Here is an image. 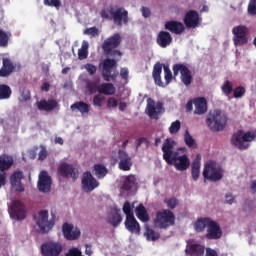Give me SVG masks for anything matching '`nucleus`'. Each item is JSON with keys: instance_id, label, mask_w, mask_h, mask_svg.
Returning <instances> with one entry per match:
<instances>
[{"instance_id": "6e6d98bb", "label": "nucleus", "mask_w": 256, "mask_h": 256, "mask_svg": "<svg viewBox=\"0 0 256 256\" xmlns=\"http://www.w3.org/2000/svg\"><path fill=\"white\" fill-rule=\"evenodd\" d=\"M143 143H145L147 147L149 146V140L145 137H140L135 141L136 151H139V147H141Z\"/></svg>"}, {"instance_id": "6e6552de", "label": "nucleus", "mask_w": 256, "mask_h": 256, "mask_svg": "<svg viewBox=\"0 0 256 256\" xmlns=\"http://www.w3.org/2000/svg\"><path fill=\"white\" fill-rule=\"evenodd\" d=\"M154 225L158 227V229H168V227H172V225H175V214H173L171 210L157 212Z\"/></svg>"}, {"instance_id": "603ef678", "label": "nucleus", "mask_w": 256, "mask_h": 256, "mask_svg": "<svg viewBox=\"0 0 256 256\" xmlns=\"http://www.w3.org/2000/svg\"><path fill=\"white\" fill-rule=\"evenodd\" d=\"M44 5L59 9V7H61V0H44Z\"/></svg>"}, {"instance_id": "a211bd4d", "label": "nucleus", "mask_w": 256, "mask_h": 256, "mask_svg": "<svg viewBox=\"0 0 256 256\" xmlns=\"http://www.w3.org/2000/svg\"><path fill=\"white\" fill-rule=\"evenodd\" d=\"M114 67H117L116 59H104L102 63V77L104 81H111V79L115 80V75H111Z\"/></svg>"}, {"instance_id": "e433bc0d", "label": "nucleus", "mask_w": 256, "mask_h": 256, "mask_svg": "<svg viewBox=\"0 0 256 256\" xmlns=\"http://www.w3.org/2000/svg\"><path fill=\"white\" fill-rule=\"evenodd\" d=\"M107 173H109V170H107V167L103 164L94 165V175L97 179H104L107 176Z\"/></svg>"}, {"instance_id": "58836bf2", "label": "nucleus", "mask_w": 256, "mask_h": 256, "mask_svg": "<svg viewBox=\"0 0 256 256\" xmlns=\"http://www.w3.org/2000/svg\"><path fill=\"white\" fill-rule=\"evenodd\" d=\"M121 221H123V218L121 217V209H116L115 213L109 220V224L113 227H119Z\"/></svg>"}, {"instance_id": "72a5a7b5", "label": "nucleus", "mask_w": 256, "mask_h": 256, "mask_svg": "<svg viewBox=\"0 0 256 256\" xmlns=\"http://www.w3.org/2000/svg\"><path fill=\"white\" fill-rule=\"evenodd\" d=\"M100 95H115L117 89L111 83H102L98 87Z\"/></svg>"}, {"instance_id": "393cba45", "label": "nucleus", "mask_w": 256, "mask_h": 256, "mask_svg": "<svg viewBox=\"0 0 256 256\" xmlns=\"http://www.w3.org/2000/svg\"><path fill=\"white\" fill-rule=\"evenodd\" d=\"M12 73H15V64L9 58H3L0 77H9Z\"/></svg>"}, {"instance_id": "5fc2aeb1", "label": "nucleus", "mask_w": 256, "mask_h": 256, "mask_svg": "<svg viewBox=\"0 0 256 256\" xmlns=\"http://www.w3.org/2000/svg\"><path fill=\"white\" fill-rule=\"evenodd\" d=\"M84 35H91L92 37H97L99 35V29L97 27H90L84 30Z\"/></svg>"}, {"instance_id": "ddd939ff", "label": "nucleus", "mask_w": 256, "mask_h": 256, "mask_svg": "<svg viewBox=\"0 0 256 256\" xmlns=\"http://www.w3.org/2000/svg\"><path fill=\"white\" fill-rule=\"evenodd\" d=\"M232 33L234 35L233 42L236 47L247 45V43H249V39L247 38L249 29H247L246 26H236L232 29Z\"/></svg>"}, {"instance_id": "49530a36", "label": "nucleus", "mask_w": 256, "mask_h": 256, "mask_svg": "<svg viewBox=\"0 0 256 256\" xmlns=\"http://www.w3.org/2000/svg\"><path fill=\"white\" fill-rule=\"evenodd\" d=\"M103 103H105V96L101 95V94H96L93 97V105L94 107H103Z\"/></svg>"}, {"instance_id": "412c9836", "label": "nucleus", "mask_w": 256, "mask_h": 256, "mask_svg": "<svg viewBox=\"0 0 256 256\" xmlns=\"http://www.w3.org/2000/svg\"><path fill=\"white\" fill-rule=\"evenodd\" d=\"M199 13L195 10H189L184 16V25L188 29H195L199 27L200 21Z\"/></svg>"}, {"instance_id": "3c124183", "label": "nucleus", "mask_w": 256, "mask_h": 256, "mask_svg": "<svg viewBox=\"0 0 256 256\" xmlns=\"http://www.w3.org/2000/svg\"><path fill=\"white\" fill-rule=\"evenodd\" d=\"M164 203H166L168 209H175V207L179 205V200H177L175 197H172L164 200Z\"/></svg>"}, {"instance_id": "e2e57ef3", "label": "nucleus", "mask_w": 256, "mask_h": 256, "mask_svg": "<svg viewBox=\"0 0 256 256\" xmlns=\"http://www.w3.org/2000/svg\"><path fill=\"white\" fill-rule=\"evenodd\" d=\"M39 161H45L47 159V150L42 148L38 154Z\"/></svg>"}, {"instance_id": "423d86ee", "label": "nucleus", "mask_w": 256, "mask_h": 256, "mask_svg": "<svg viewBox=\"0 0 256 256\" xmlns=\"http://www.w3.org/2000/svg\"><path fill=\"white\" fill-rule=\"evenodd\" d=\"M52 218L49 220V212L42 210L38 213V216H34L36 225L40 229V233H49L55 226V213H51Z\"/></svg>"}, {"instance_id": "473e14b6", "label": "nucleus", "mask_w": 256, "mask_h": 256, "mask_svg": "<svg viewBox=\"0 0 256 256\" xmlns=\"http://www.w3.org/2000/svg\"><path fill=\"white\" fill-rule=\"evenodd\" d=\"M186 253H189L190 256H203L205 254V246L201 244H191L189 249L186 250Z\"/></svg>"}, {"instance_id": "7ed1b4c3", "label": "nucleus", "mask_w": 256, "mask_h": 256, "mask_svg": "<svg viewBox=\"0 0 256 256\" xmlns=\"http://www.w3.org/2000/svg\"><path fill=\"white\" fill-rule=\"evenodd\" d=\"M256 140V130L255 131H243L238 130L233 133L230 139L231 145L239 149V151H246L248 147H250L251 141Z\"/></svg>"}, {"instance_id": "4be33fe9", "label": "nucleus", "mask_w": 256, "mask_h": 256, "mask_svg": "<svg viewBox=\"0 0 256 256\" xmlns=\"http://www.w3.org/2000/svg\"><path fill=\"white\" fill-rule=\"evenodd\" d=\"M118 159V167L121 171H131V167H133V162L131 161V157L127 152L123 150H118Z\"/></svg>"}, {"instance_id": "4468645a", "label": "nucleus", "mask_w": 256, "mask_h": 256, "mask_svg": "<svg viewBox=\"0 0 256 256\" xmlns=\"http://www.w3.org/2000/svg\"><path fill=\"white\" fill-rule=\"evenodd\" d=\"M121 41H123V39L119 33H114L112 36L106 38L102 43L103 53L106 55H111L112 51L121 45Z\"/></svg>"}, {"instance_id": "a19ab883", "label": "nucleus", "mask_w": 256, "mask_h": 256, "mask_svg": "<svg viewBox=\"0 0 256 256\" xmlns=\"http://www.w3.org/2000/svg\"><path fill=\"white\" fill-rule=\"evenodd\" d=\"M21 179H23V171L18 170L16 172H14L10 176V183H11L12 187L17 186V183H21Z\"/></svg>"}, {"instance_id": "774afa93", "label": "nucleus", "mask_w": 256, "mask_h": 256, "mask_svg": "<svg viewBox=\"0 0 256 256\" xmlns=\"http://www.w3.org/2000/svg\"><path fill=\"white\" fill-rule=\"evenodd\" d=\"M206 256H219V253L213 248H206Z\"/></svg>"}, {"instance_id": "f704fd0d", "label": "nucleus", "mask_w": 256, "mask_h": 256, "mask_svg": "<svg viewBox=\"0 0 256 256\" xmlns=\"http://www.w3.org/2000/svg\"><path fill=\"white\" fill-rule=\"evenodd\" d=\"M136 216L142 223H147L149 221V214L147 213V208L143 204H139L136 207Z\"/></svg>"}, {"instance_id": "1a4fd4ad", "label": "nucleus", "mask_w": 256, "mask_h": 256, "mask_svg": "<svg viewBox=\"0 0 256 256\" xmlns=\"http://www.w3.org/2000/svg\"><path fill=\"white\" fill-rule=\"evenodd\" d=\"M9 215L14 221H23L24 219H27L25 203L21 200H13L9 207Z\"/></svg>"}, {"instance_id": "f03ea898", "label": "nucleus", "mask_w": 256, "mask_h": 256, "mask_svg": "<svg viewBox=\"0 0 256 256\" xmlns=\"http://www.w3.org/2000/svg\"><path fill=\"white\" fill-rule=\"evenodd\" d=\"M101 17L113 21L117 27H123V25L129 24V11L123 7L111 6L108 10H102Z\"/></svg>"}, {"instance_id": "2f4dec72", "label": "nucleus", "mask_w": 256, "mask_h": 256, "mask_svg": "<svg viewBox=\"0 0 256 256\" xmlns=\"http://www.w3.org/2000/svg\"><path fill=\"white\" fill-rule=\"evenodd\" d=\"M71 111H79L81 115H89V104L79 101L70 106Z\"/></svg>"}, {"instance_id": "4c0bfd02", "label": "nucleus", "mask_w": 256, "mask_h": 256, "mask_svg": "<svg viewBox=\"0 0 256 256\" xmlns=\"http://www.w3.org/2000/svg\"><path fill=\"white\" fill-rule=\"evenodd\" d=\"M13 95V90L7 84H0V100L11 99Z\"/></svg>"}, {"instance_id": "a18cd8bd", "label": "nucleus", "mask_w": 256, "mask_h": 256, "mask_svg": "<svg viewBox=\"0 0 256 256\" xmlns=\"http://www.w3.org/2000/svg\"><path fill=\"white\" fill-rule=\"evenodd\" d=\"M9 37H11V34L0 30V47H7L9 45Z\"/></svg>"}, {"instance_id": "de8ad7c7", "label": "nucleus", "mask_w": 256, "mask_h": 256, "mask_svg": "<svg viewBox=\"0 0 256 256\" xmlns=\"http://www.w3.org/2000/svg\"><path fill=\"white\" fill-rule=\"evenodd\" d=\"M122 211L126 214V218L135 216L133 214V206H131V203H129V201H126L124 203Z\"/></svg>"}, {"instance_id": "5701e85b", "label": "nucleus", "mask_w": 256, "mask_h": 256, "mask_svg": "<svg viewBox=\"0 0 256 256\" xmlns=\"http://www.w3.org/2000/svg\"><path fill=\"white\" fill-rule=\"evenodd\" d=\"M36 107L39 111L51 112L59 107V103L55 99L40 100L36 102Z\"/></svg>"}, {"instance_id": "6ab92c4d", "label": "nucleus", "mask_w": 256, "mask_h": 256, "mask_svg": "<svg viewBox=\"0 0 256 256\" xmlns=\"http://www.w3.org/2000/svg\"><path fill=\"white\" fill-rule=\"evenodd\" d=\"M161 111H163V104L161 102L155 105V100L152 98L147 99L146 113L151 119H159Z\"/></svg>"}, {"instance_id": "79ce46f5", "label": "nucleus", "mask_w": 256, "mask_h": 256, "mask_svg": "<svg viewBox=\"0 0 256 256\" xmlns=\"http://www.w3.org/2000/svg\"><path fill=\"white\" fill-rule=\"evenodd\" d=\"M88 49H89V43L84 41L82 43V48L78 50V58L80 60L87 59V57H89V52L87 51Z\"/></svg>"}, {"instance_id": "c03bdc74", "label": "nucleus", "mask_w": 256, "mask_h": 256, "mask_svg": "<svg viewBox=\"0 0 256 256\" xmlns=\"http://www.w3.org/2000/svg\"><path fill=\"white\" fill-rule=\"evenodd\" d=\"M99 81H88L86 83V88L88 89L89 93H99Z\"/></svg>"}, {"instance_id": "052dcab7", "label": "nucleus", "mask_w": 256, "mask_h": 256, "mask_svg": "<svg viewBox=\"0 0 256 256\" xmlns=\"http://www.w3.org/2000/svg\"><path fill=\"white\" fill-rule=\"evenodd\" d=\"M85 69L89 73V75H95V73H97V66L93 64H86Z\"/></svg>"}, {"instance_id": "20e7f679", "label": "nucleus", "mask_w": 256, "mask_h": 256, "mask_svg": "<svg viewBox=\"0 0 256 256\" xmlns=\"http://www.w3.org/2000/svg\"><path fill=\"white\" fill-rule=\"evenodd\" d=\"M206 124L210 131H223L227 127V115L219 109L211 111L206 118Z\"/></svg>"}, {"instance_id": "f257e3e1", "label": "nucleus", "mask_w": 256, "mask_h": 256, "mask_svg": "<svg viewBox=\"0 0 256 256\" xmlns=\"http://www.w3.org/2000/svg\"><path fill=\"white\" fill-rule=\"evenodd\" d=\"M175 141L167 138L162 145L163 159L168 165H173L176 171H187L191 167V160L186 154L179 156L178 152H173Z\"/></svg>"}, {"instance_id": "338daca9", "label": "nucleus", "mask_w": 256, "mask_h": 256, "mask_svg": "<svg viewBox=\"0 0 256 256\" xmlns=\"http://www.w3.org/2000/svg\"><path fill=\"white\" fill-rule=\"evenodd\" d=\"M120 76L127 81L129 79V70L127 68H121Z\"/></svg>"}, {"instance_id": "9d476101", "label": "nucleus", "mask_w": 256, "mask_h": 256, "mask_svg": "<svg viewBox=\"0 0 256 256\" xmlns=\"http://www.w3.org/2000/svg\"><path fill=\"white\" fill-rule=\"evenodd\" d=\"M174 77H177L180 73V79L183 85L189 87L193 83V75H191V70L185 64H174L172 67Z\"/></svg>"}, {"instance_id": "cd10ccee", "label": "nucleus", "mask_w": 256, "mask_h": 256, "mask_svg": "<svg viewBox=\"0 0 256 256\" xmlns=\"http://www.w3.org/2000/svg\"><path fill=\"white\" fill-rule=\"evenodd\" d=\"M124 225L130 233H141V226L139 225V222H137V219H135V216L126 218Z\"/></svg>"}, {"instance_id": "c85d7f7f", "label": "nucleus", "mask_w": 256, "mask_h": 256, "mask_svg": "<svg viewBox=\"0 0 256 256\" xmlns=\"http://www.w3.org/2000/svg\"><path fill=\"white\" fill-rule=\"evenodd\" d=\"M194 115H205L207 113V99L199 97L194 99Z\"/></svg>"}, {"instance_id": "0eeeda50", "label": "nucleus", "mask_w": 256, "mask_h": 256, "mask_svg": "<svg viewBox=\"0 0 256 256\" xmlns=\"http://www.w3.org/2000/svg\"><path fill=\"white\" fill-rule=\"evenodd\" d=\"M202 175L205 180L215 183L223 179V170L217 166V162L211 160L204 165Z\"/></svg>"}, {"instance_id": "f3484780", "label": "nucleus", "mask_w": 256, "mask_h": 256, "mask_svg": "<svg viewBox=\"0 0 256 256\" xmlns=\"http://www.w3.org/2000/svg\"><path fill=\"white\" fill-rule=\"evenodd\" d=\"M99 187V182L91 172H84L82 176V189L85 193H91V191H95Z\"/></svg>"}, {"instance_id": "8fccbe9b", "label": "nucleus", "mask_w": 256, "mask_h": 256, "mask_svg": "<svg viewBox=\"0 0 256 256\" xmlns=\"http://www.w3.org/2000/svg\"><path fill=\"white\" fill-rule=\"evenodd\" d=\"M179 129H181V121L176 120L171 123L169 133H171V135H175V133H179Z\"/></svg>"}, {"instance_id": "9b49d317", "label": "nucleus", "mask_w": 256, "mask_h": 256, "mask_svg": "<svg viewBox=\"0 0 256 256\" xmlns=\"http://www.w3.org/2000/svg\"><path fill=\"white\" fill-rule=\"evenodd\" d=\"M58 173L63 179H73L77 181L79 179V168L74 164L63 162L58 166Z\"/></svg>"}, {"instance_id": "a878e982", "label": "nucleus", "mask_w": 256, "mask_h": 256, "mask_svg": "<svg viewBox=\"0 0 256 256\" xmlns=\"http://www.w3.org/2000/svg\"><path fill=\"white\" fill-rule=\"evenodd\" d=\"M191 175L193 181H199V175H201V154H197L191 164Z\"/></svg>"}, {"instance_id": "bb28decb", "label": "nucleus", "mask_w": 256, "mask_h": 256, "mask_svg": "<svg viewBox=\"0 0 256 256\" xmlns=\"http://www.w3.org/2000/svg\"><path fill=\"white\" fill-rule=\"evenodd\" d=\"M165 29L170 31V33H174L175 35H181V33L185 31V26L183 23L178 21H168L165 23Z\"/></svg>"}, {"instance_id": "aec40b11", "label": "nucleus", "mask_w": 256, "mask_h": 256, "mask_svg": "<svg viewBox=\"0 0 256 256\" xmlns=\"http://www.w3.org/2000/svg\"><path fill=\"white\" fill-rule=\"evenodd\" d=\"M62 233L68 241H75L81 237V230L79 228H75L73 225L69 223H64L62 226Z\"/></svg>"}, {"instance_id": "7c9ffc66", "label": "nucleus", "mask_w": 256, "mask_h": 256, "mask_svg": "<svg viewBox=\"0 0 256 256\" xmlns=\"http://www.w3.org/2000/svg\"><path fill=\"white\" fill-rule=\"evenodd\" d=\"M213 219L209 217H204V218H199L195 223H194V229L196 233H203L205 229L209 227V223Z\"/></svg>"}, {"instance_id": "864d4df0", "label": "nucleus", "mask_w": 256, "mask_h": 256, "mask_svg": "<svg viewBox=\"0 0 256 256\" xmlns=\"http://www.w3.org/2000/svg\"><path fill=\"white\" fill-rule=\"evenodd\" d=\"M245 95V87L238 86L234 89V97L235 99H241Z\"/></svg>"}, {"instance_id": "bf43d9fd", "label": "nucleus", "mask_w": 256, "mask_h": 256, "mask_svg": "<svg viewBox=\"0 0 256 256\" xmlns=\"http://www.w3.org/2000/svg\"><path fill=\"white\" fill-rule=\"evenodd\" d=\"M65 256H83V254L79 248H71L68 250Z\"/></svg>"}, {"instance_id": "b1692460", "label": "nucleus", "mask_w": 256, "mask_h": 256, "mask_svg": "<svg viewBox=\"0 0 256 256\" xmlns=\"http://www.w3.org/2000/svg\"><path fill=\"white\" fill-rule=\"evenodd\" d=\"M156 43L162 49H166V47H169L173 43V36L167 31H160L157 35Z\"/></svg>"}, {"instance_id": "39448f33", "label": "nucleus", "mask_w": 256, "mask_h": 256, "mask_svg": "<svg viewBox=\"0 0 256 256\" xmlns=\"http://www.w3.org/2000/svg\"><path fill=\"white\" fill-rule=\"evenodd\" d=\"M163 69L164 78L166 81L165 83L163 82V80H161V73H163ZM152 77L154 79L155 85H157L158 87H167V85H169V83H171V81L173 80V72H171L169 66H164L163 68V64L161 62H157L153 67Z\"/></svg>"}, {"instance_id": "4d7b16f0", "label": "nucleus", "mask_w": 256, "mask_h": 256, "mask_svg": "<svg viewBox=\"0 0 256 256\" xmlns=\"http://www.w3.org/2000/svg\"><path fill=\"white\" fill-rule=\"evenodd\" d=\"M118 105H119V102L116 100L115 97L108 98V100H107L108 109H111V108L115 109V107H118Z\"/></svg>"}, {"instance_id": "ea45409f", "label": "nucleus", "mask_w": 256, "mask_h": 256, "mask_svg": "<svg viewBox=\"0 0 256 256\" xmlns=\"http://www.w3.org/2000/svg\"><path fill=\"white\" fill-rule=\"evenodd\" d=\"M145 229L146 231L144 235L148 241H157L158 239H160L161 235L155 232V230H153L151 227L146 226Z\"/></svg>"}, {"instance_id": "680f3d73", "label": "nucleus", "mask_w": 256, "mask_h": 256, "mask_svg": "<svg viewBox=\"0 0 256 256\" xmlns=\"http://www.w3.org/2000/svg\"><path fill=\"white\" fill-rule=\"evenodd\" d=\"M141 13H142V17H144L145 19H148V17H151V10L147 7H142L141 8Z\"/></svg>"}, {"instance_id": "f8f14e48", "label": "nucleus", "mask_w": 256, "mask_h": 256, "mask_svg": "<svg viewBox=\"0 0 256 256\" xmlns=\"http://www.w3.org/2000/svg\"><path fill=\"white\" fill-rule=\"evenodd\" d=\"M42 256H60L63 253V245L60 242H44L40 247Z\"/></svg>"}, {"instance_id": "c756f323", "label": "nucleus", "mask_w": 256, "mask_h": 256, "mask_svg": "<svg viewBox=\"0 0 256 256\" xmlns=\"http://www.w3.org/2000/svg\"><path fill=\"white\" fill-rule=\"evenodd\" d=\"M13 163H15L13 156L8 154L0 155V171H9V169L13 167Z\"/></svg>"}, {"instance_id": "c9c22d12", "label": "nucleus", "mask_w": 256, "mask_h": 256, "mask_svg": "<svg viewBox=\"0 0 256 256\" xmlns=\"http://www.w3.org/2000/svg\"><path fill=\"white\" fill-rule=\"evenodd\" d=\"M137 185V178L133 175L126 176L124 179V183L122 185V189L124 191H131Z\"/></svg>"}, {"instance_id": "2eb2a0df", "label": "nucleus", "mask_w": 256, "mask_h": 256, "mask_svg": "<svg viewBox=\"0 0 256 256\" xmlns=\"http://www.w3.org/2000/svg\"><path fill=\"white\" fill-rule=\"evenodd\" d=\"M53 183V179L49 176V173L45 170L41 171L38 176V190L40 193H49L51 191V185Z\"/></svg>"}, {"instance_id": "dca6fc26", "label": "nucleus", "mask_w": 256, "mask_h": 256, "mask_svg": "<svg viewBox=\"0 0 256 256\" xmlns=\"http://www.w3.org/2000/svg\"><path fill=\"white\" fill-rule=\"evenodd\" d=\"M205 237L210 241H217L218 239H221V237H223V230L221 229L219 223H217L214 220H211L206 229Z\"/></svg>"}, {"instance_id": "37998d69", "label": "nucleus", "mask_w": 256, "mask_h": 256, "mask_svg": "<svg viewBox=\"0 0 256 256\" xmlns=\"http://www.w3.org/2000/svg\"><path fill=\"white\" fill-rule=\"evenodd\" d=\"M221 90H222V93H224V95L229 97V95L233 93V82L226 80L222 85Z\"/></svg>"}, {"instance_id": "13d9d810", "label": "nucleus", "mask_w": 256, "mask_h": 256, "mask_svg": "<svg viewBox=\"0 0 256 256\" xmlns=\"http://www.w3.org/2000/svg\"><path fill=\"white\" fill-rule=\"evenodd\" d=\"M249 15H256V0H250L248 4Z\"/></svg>"}, {"instance_id": "69168bd1", "label": "nucleus", "mask_w": 256, "mask_h": 256, "mask_svg": "<svg viewBox=\"0 0 256 256\" xmlns=\"http://www.w3.org/2000/svg\"><path fill=\"white\" fill-rule=\"evenodd\" d=\"M29 99H31V94L27 93L25 94V92H23L19 98L20 103H25L26 101H29Z\"/></svg>"}, {"instance_id": "09e8293b", "label": "nucleus", "mask_w": 256, "mask_h": 256, "mask_svg": "<svg viewBox=\"0 0 256 256\" xmlns=\"http://www.w3.org/2000/svg\"><path fill=\"white\" fill-rule=\"evenodd\" d=\"M184 141L188 147L195 146V139H193V136H191V134L189 133V130H186L184 133Z\"/></svg>"}, {"instance_id": "0e129e2a", "label": "nucleus", "mask_w": 256, "mask_h": 256, "mask_svg": "<svg viewBox=\"0 0 256 256\" xmlns=\"http://www.w3.org/2000/svg\"><path fill=\"white\" fill-rule=\"evenodd\" d=\"M226 203L228 205H233V203H235V196H233L232 193H227L226 194Z\"/></svg>"}]
</instances>
